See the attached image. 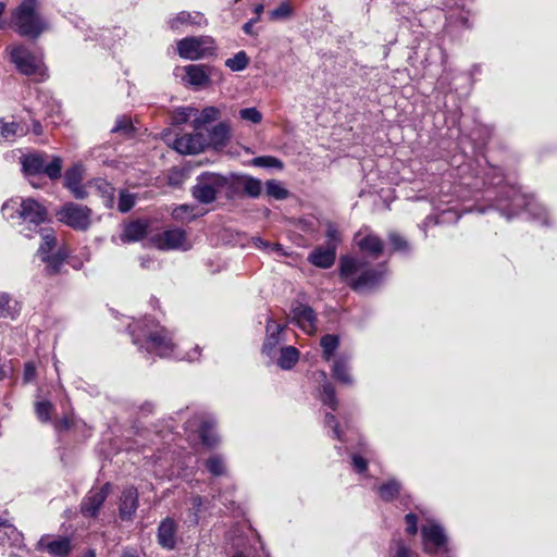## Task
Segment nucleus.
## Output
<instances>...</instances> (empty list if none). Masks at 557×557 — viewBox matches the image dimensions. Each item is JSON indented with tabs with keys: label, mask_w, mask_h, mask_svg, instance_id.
I'll return each mask as SVG.
<instances>
[{
	"label": "nucleus",
	"mask_w": 557,
	"mask_h": 557,
	"mask_svg": "<svg viewBox=\"0 0 557 557\" xmlns=\"http://www.w3.org/2000/svg\"><path fill=\"white\" fill-rule=\"evenodd\" d=\"M98 188L102 194V199L106 207L112 208L114 205V187L106 181H100L98 183Z\"/></svg>",
	"instance_id": "4c0bfd02"
},
{
	"label": "nucleus",
	"mask_w": 557,
	"mask_h": 557,
	"mask_svg": "<svg viewBox=\"0 0 557 557\" xmlns=\"http://www.w3.org/2000/svg\"><path fill=\"white\" fill-rule=\"evenodd\" d=\"M136 197L126 190H122L119 196L117 209L120 212H128L135 205Z\"/></svg>",
	"instance_id": "79ce46f5"
},
{
	"label": "nucleus",
	"mask_w": 557,
	"mask_h": 557,
	"mask_svg": "<svg viewBox=\"0 0 557 557\" xmlns=\"http://www.w3.org/2000/svg\"><path fill=\"white\" fill-rule=\"evenodd\" d=\"M7 376L5 370L0 367V380H3Z\"/></svg>",
	"instance_id": "338daca9"
},
{
	"label": "nucleus",
	"mask_w": 557,
	"mask_h": 557,
	"mask_svg": "<svg viewBox=\"0 0 557 557\" xmlns=\"http://www.w3.org/2000/svg\"><path fill=\"white\" fill-rule=\"evenodd\" d=\"M2 214L7 220L22 219L24 222L39 225L47 219V210L33 198L9 200L2 206Z\"/></svg>",
	"instance_id": "39448f33"
},
{
	"label": "nucleus",
	"mask_w": 557,
	"mask_h": 557,
	"mask_svg": "<svg viewBox=\"0 0 557 557\" xmlns=\"http://www.w3.org/2000/svg\"><path fill=\"white\" fill-rule=\"evenodd\" d=\"M85 557H96V554L94 550H89Z\"/></svg>",
	"instance_id": "774afa93"
},
{
	"label": "nucleus",
	"mask_w": 557,
	"mask_h": 557,
	"mask_svg": "<svg viewBox=\"0 0 557 557\" xmlns=\"http://www.w3.org/2000/svg\"><path fill=\"white\" fill-rule=\"evenodd\" d=\"M198 114V109L194 107H183L178 108L174 111L173 121L175 124H184L191 116H196Z\"/></svg>",
	"instance_id": "e433bc0d"
},
{
	"label": "nucleus",
	"mask_w": 557,
	"mask_h": 557,
	"mask_svg": "<svg viewBox=\"0 0 557 557\" xmlns=\"http://www.w3.org/2000/svg\"><path fill=\"white\" fill-rule=\"evenodd\" d=\"M407 523L406 531L408 534L414 535L418 531V518L414 513H407L405 517Z\"/></svg>",
	"instance_id": "6e6d98bb"
},
{
	"label": "nucleus",
	"mask_w": 557,
	"mask_h": 557,
	"mask_svg": "<svg viewBox=\"0 0 557 557\" xmlns=\"http://www.w3.org/2000/svg\"><path fill=\"white\" fill-rule=\"evenodd\" d=\"M244 32L247 33V34H251V29H252V21L250 22H247L244 27H243Z\"/></svg>",
	"instance_id": "e2e57ef3"
},
{
	"label": "nucleus",
	"mask_w": 557,
	"mask_h": 557,
	"mask_svg": "<svg viewBox=\"0 0 557 557\" xmlns=\"http://www.w3.org/2000/svg\"><path fill=\"white\" fill-rule=\"evenodd\" d=\"M42 244L39 247V255L40 257H47L50 256V251L55 246L57 238L54 236V233L52 230H42Z\"/></svg>",
	"instance_id": "72a5a7b5"
},
{
	"label": "nucleus",
	"mask_w": 557,
	"mask_h": 557,
	"mask_svg": "<svg viewBox=\"0 0 557 557\" xmlns=\"http://www.w3.org/2000/svg\"><path fill=\"white\" fill-rule=\"evenodd\" d=\"M17 533L16 529L13 524H11L8 520L0 518V540L3 536H13Z\"/></svg>",
	"instance_id": "3c124183"
},
{
	"label": "nucleus",
	"mask_w": 557,
	"mask_h": 557,
	"mask_svg": "<svg viewBox=\"0 0 557 557\" xmlns=\"http://www.w3.org/2000/svg\"><path fill=\"white\" fill-rule=\"evenodd\" d=\"M147 234V224L141 221H133L128 223L121 236L123 243L137 242Z\"/></svg>",
	"instance_id": "4be33fe9"
},
{
	"label": "nucleus",
	"mask_w": 557,
	"mask_h": 557,
	"mask_svg": "<svg viewBox=\"0 0 557 557\" xmlns=\"http://www.w3.org/2000/svg\"><path fill=\"white\" fill-rule=\"evenodd\" d=\"M339 345V338L336 335L326 334L321 338V347L323 349V358L329 361Z\"/></svg>",
	"instance_id": "7c9ffc66"
},
{
	"label": "nucleus",
	"mask_w": 557,
	"mask_h": 557,
	"mask_svg": "<svg viewBox=\"0 0 557 557\" xmlns=\"http://www.w3.org/2000/svg\"><path fill=\"white\" fill-rule=\"evenodd\" d=\"M24 128L15 122L0 120V137L7 141H13L15 137L25 135Z\"/></svg>",
	"instance_id": "bb28decb"
},
{
	"label": "nucleus",
	"mask_w": 557,
	"mask_h": 557,
	"mask_svg": "<svg viewBox=\"0 0 557 557\" xmlns=\"http://www.w3.org/2000/svg\"><path fill=\"white\" fill-rule=\"evenodd\" d=\"M322 401L324 405L329 406L333 410L337 408L335 389L330 383H325L322 386Z\"/></svg>",
	"instance_id": "a19ab883"
},
{
	"label": "nucleus",
	"mask_w": 557,
	"mask_h": 557,
	"mask_svg": "<svg viewBox=\"0 0 557 557\" xmlns=\"http://www.w3.org/2000/svg\"><path fill=\"white\" fill-rule=\"evenodd\" d=\"M111 490L110 483H106L101 487L91 488L83 498L81 504V512L84 517H96L106 502Z\"/></svg>",
	"instance_id": "9d476101"
},
{
	"label": "nucleus",
	"mask_w": 557,
	"mask_h": 557,
	"mask_svg": "<svg viewBox=\"0 0 557 557\" xmlns=\"http://www.w3.org/2000/svg\"><path fill=\"white\" fill-rule=\"evenodd\" d=\"M132 336L134 344L146 341L147 351L161 357L169 356L174 348L170 333L153 320H147L133 326Z\"/></svg>",
	"instance_id": "7ed1b4c3"
},
{
	"label": "nucleus",
	"mask_w": 557,
	"mask_h": 557,
	"mask_svg": "<svg viewBox=\"0 0 557 557\" xmlns=\"http://www.w3.org/2000/svg\"><path fill=\"white\" fill-rule=\"evenodd\" d=\"M158 542L166 549H173L176 545V524L175 522L166 518L164 519L158 529Z\"/></svg>",
	"instance_id": "6ab92c4d"
},
{
	"label": "nucleus",
	"mask_w": 557,
	"mask_h": 557,
	"mask_svg": "<svg viewBox=\"0 0 557 557\" xmlns=\"http://www.w3.org/2000/svg\"><path fill=\"white\" fill-rule=\"evenodd\" d=\"M121 557H138V555L133 550L126 549Z\"/></svg>",
	"instance_id": "680f3d73"
},
{
	"label": "nucleus",
	"mask_w": 557,
	"mask_h": 557,
	"mask_svg": "<svg viewBox=\"0 0 557 557\" xmlns=\"http://www.w3.org/2000/svg\"><path fill=\"white\" fill-rule=\"evenodd\" d=\"M82 180H83V168L81 165H74L65 172L64 185L78 199H83L87 196L85 188L81 184Z\"/></svg>",
	"instance_id": "a211bd4d"
},
{
	"label": "nucleus",
	"mask_w": 557,
	"mask_h": 557,
	"mask_svg": "<svg viewBox=\"0 0 557 557\" xmlns=\"http://www.w3.org/2000/svg\"><path fill=\"white\" fill-rule=\"evenodd\" d=\"M397 552L395 557H417L413 553L404 545V543H397Z\"/></svg>",
	"instance_id": "13d9d810"
},
{
	"label": "nucleus",
	"mask_w": 557,
	"mask_h": 557,
	"mask_svg": "<svg viewBox=\"0 0 557 557\" xmlns=\"http://www.w3.org/2000/svg\"><path fill=\"white\" fill-rule=\"evenodd\" d=\"M62 160L60 157H53L52 161L45 165L44 172L49 178L55 180L61 176Z\"/></svg>",
	"instance_id": "37998d69"
},
{
	"label": "nucleus",
	"mask_w": 557,
	"mask_h": 557,
	"mask_svg": "<svg viewBox=\"0 0 557 557\" xmlns=\"http://www.w3.org/2000/svg\"><path fill=\"white\" fill-rule=\"evenodd\" d=\"M265 194L277 200L286 199L289 196V191L278 181L271 180L265 183Z\"/></svg>",
	"instance_id": "c756f323"
},
{
	"label": "nucleus",
	"mask_w": 557,
	"mask_h": 557,
	"mask_svg": "<svg viewBox=\"0 0 557 557\" xmlns=\"http://www.w3.org/2000/svg\"><path fill=\"white\" fill-rule=\"evenodd\" d=\"M399 491H400V485L397 481L395 480H391L384 484H382L380 487H379V495L380 497L385 500V502H389L392 499H394L395 497L398 496L399 494Z\"/></svg>",
	"instance_id": "473e14b6"
},
{
	"label": "nucleus",
	"mask_w": 557,
	"mask_h": 557,
	"mask_svg": "<svg viewBox=\"0 0 557 557\" xmlns=\"http://www.w3.org/2000/svg\"><path fill=\"white\" fill-rule=\"evenodd\" d=\"M23 171L26 175H36L44 172L45 159L42 154L33 153L22 159Z\"/></svg>",
	"instance_id": "b1692460"
},
{
	"label": "nucleus",
	"mask_w": 557,
	"mask_h": 557,
	"mask_svg": "<svg viewBox=\"0 0 557 557\" xmlns=\"http://www.w3.org/2000/svg\"><path fill=\"white\" fill-rule=\"evenodd\" d=\"M333 376L344 384L350 385L352 383V377L348 372L347 362L343 359L334 361Z\"/></svg>",
	"instance_id": "2f4dec72"
},
{
	"label": "nucleus",
	"mask_w": 557,
	"mask_h": 557,
	"mask_svg": "<svg viewBox=\"0 0 557 557\" xmlns=\"http://www.w3.org/2000/svg\"><path fill=\"white\" fill-rule=\"evenodd\" d=\"M352 465L358 472L366 471L367 467H368L366 459H363L362 457H359V456L352 457Z\"/></svg>",
	"instance_id": "bf43d9fd"
},
{
	"label": "nucleus",
	"mask_w": 557,
	"mask_h": 557,
	"mask_svg": "<svg viewBox=\"0 0 557 557\" xmlns=\"http://www.w3.org/2000/svg\"><path fill=\"white\" fill-rule=\"evenodd\" d=\"M325 424L331 426L333 429V436L337 440H342L341 437V431L338 429V424L336 422V419L333 414L329 413L325 416Z\"/></svg>",
	"instance_id": "4d7b16f0"
},
{
	"label": "nucleus",
	"mask_w": 557,
	"mask_h": 557,
	"mask_svg": "<svg viewBox=\"0 0 557 557\" xmlns=\"http://www.w3.org/2000/svg\"><path fill=\"white\" fill-rule=\"evenodd\" d=\"M214 41L209 36L186 37L177 42V52L181 58L198 60L214 52Z\"/></svg>",
	"instance_id": "0eeeda50"
},
{
	"label": "nucleus",
	"mask_w": 557,
	"mask_h": 557,
	"mask_svg": "<svg viewBox=\"0 0 557 557\" xmlns=\"http://www.w3.org/2000/svg\"><path fill=\"white\" fill-rule=\"evenodd\" d=\"M201 440L206 446L212 447L218 443L215 434L211 433L207 425L201 429Z\"/></svg>",
	"instance_id": "864d4df0"
},
{
	"label": "nucleus",
	"mask_w": 557,
	"mask_h": 557,
	"mask_svg": "<svg viewBox=\"0 0 557 557\" xmlns=\"http://www.w3.org/2000/svg\"><path fill=\"white\" fill-rule=\"evenodd\" d=\"M36 377V366L33 361L26 362L24 366L23 381L25 384L34 381Z\"/></svg>",
	"instance_id": "603ef678"
},
{
	"label": "nucleus",
	"mask_w": 557,
	"mask_h": 557,
	"mask_svg": "<svg viewBox=\"0 0 557 557\" xmlns=\"http://www.w3.org/2000/svg\"><path fill=\"white\" fill-rule=\"evenodd\" d=\"M231 135V128L230 125L225 122H221L216 124L212 129L210 131L207 139H208V146L212 145L213 147H223L227 144Z\"/></svg>",
	"instance_id": "aec40b11"
},
{
	"label": "nucleus",
	"mask_w": 557,
	"mask_h": 557,
	"mask_svg": "<svg viewBox=\"0 0 557 557\" xmlns=\"http://www.w3.org/2000/svg\"><path fill=\"white\" fill-rule=\"evenodd\" d=\"M112 133H119L124 135H131L133 132V124L129 117L120 116L117 117L115 125L113 126Z\"/></svg>",
	"instance_id": "c03bdc74"
},
{
	"label": "nucleus",
	"mask_w": 557,
	"mask_h": 557,
	"mask_svg": "<svg viewBox=\"0 0 557 557\" xmlns=\"http://www.w3.org/2000/svg\"><path fill=\"white\" fill-rule=\"evenodd\" d=\"M206 465L210 473L213 475H222L224 473V462L219 456L210 457Z\"/></svg>",
	"instance_id": "49530a36"
},
{
	"label": "nucleus",
	"mask_w": 557,
	"mask_h": 557,
	"mask_svg": "<svg viewBox=\"0 0 557 557\" xmlns=\"http://www.w3.org/2000/svg\"><path fill=\"white\" fill-rule=\"evenodd\" d=\"M336 259V245L326 244L314 248L308 256V261L317 268L329 269Z\"/></svg>",
	"instance_id": "2eb2a0df"
},
{
	"label": "nucleus",
	"mask_w": 557,
	"mask_h": 557,
	"mask_svg": "<svg viewBox=\"0 0 557 557\" xmlns=\"http://www.w3.org/2000/svg\"><path fill=\"white\" fill-rule=\"evenodd\" d=\"M292 14V8L283 2L275 10L271 11V20H283L289 17Z\"/></svg>",
	"instance_id": "09e8293b"
},
{
	"label": "nucleus",
	"mask_w": 557,
	"mask_h": 557,
	"mask_svg": "<svg viewBox=\"0 0 557 557\" xmlns=\"http://www.w3.org/2000/svg\"><path fill=\"white\" fill-rule=\"evenodd\" d=\"M238 184L242 186L246 195L257 198L261 195L262 184L261 181L251 176H243Z\"/></svg>",
	"instance_id": "c85d7f7f"
},
{
	"label": "nucleus",
	"mask_w": 557,
	"mask_h": 557,
	"mask_svg": "<svg viewBox=\"0 0 557 557\" xmlns=\"http://www.w3.org/2000/svg\"><path fill=\"white\" fill-rule=\"evenodd\" d=\"M221 115L220 110L216 107H206L193 120V127L195 131H200L207 124L216 121Z\"/></svg>",
	"instance_id": "393cba45"
},
{
	"label": "nucleus",
	"mask_w": 557,
	"mask_h": 557,
	"mask_svg": "<svg viewBox=\"0 0 557 557\" xmlns=\"http://www.w3.org/2000/svg\"><path fill=\"white\" fill-rule=\"evenodd\" d=\"M249 63V58L247 57L246 52L239 51L237 52L233 58H230L225 61V65L234 71L239 72L247 67Z\"/></svg>",
	"instance_id": "f704fd0d"
},
{
	"label": "nucleus",
	"mask_w": 557,
	"mask_h": 557,
	"mask_svg": "<svg viewBox=\"0 0 557 557\" xmlns=\"http://www.w3.org/2000/svg\"><path fill=\"white\" fill-rule=\"evenodd\" d=\"M423 549L428 554H435L446 547L447 537L443 528L436 523H429L421 529Z\"/></svg>",
	"instance_id": "1a4fd4ad"
},
{
	"label": "nucleus",
	"mask_w": 557,
	"mask_h": 557,
	"mask_svg": "<svg viewBox=\"0 0 557 557\" xmlns=\"http://www.w3.org/2000/svg\"><path fill=\"white\" fill-rule=\"evenodd\" d=\"M9 296L4 293H0V317H5L7 306L9 305Z\"/></svg>",
	"instance_id": "052dcab7"
},
{
	"label": "nucleus",
	"mask_w": 557,
	"mask_h": 557,
	"mask_svg": "<svg viewBox=\"0 0 557 557\" xmlns=\"http://www.w3.org/2000/svg\"><path fill=\"white\" fill-rule=\"evenodd\" d=\"M293 317L298 326L306 333L313 334L317 331V317L312 308L306 305H297L293 308Z\"/></svg>",
	"instance_id": "dca6fc26"
},
{
	"label": "nucleus",
	"mask_w": 557,
	"mask_h": 557,
	"mask_svg": "<svg viewBox=\"0 0 557 557\" xmlns=\"http://www.w3.org/2000/svg\"><path fill=\"white\" fill-rule=\"evenodd\" d=\"M326 237L329 238L327 244H335L341 242V234L336 226L332 222L326 223Z\"/></svg>",
	"instance_id": "8fccbe9b"
},
{
	"label": "nucleus",
	"mask_w": 557,
	"mask_h": 557,
	"mask_svg": "<svg viewBox=\"0 0 557 557\" xmlns=\"http://www.w3.org/2000/svg\"><path fill=\"white\" fill-rule=\"evenodd\" d=\"M226 180L216 173H203L193 187V196L202 203L215 200L216 194L225 186Z\"/></svg>",
	"instance_id": "6e6552de"
},
{
	"label": "nucleus",
	"mask_w": 557,
	"mask_h": 557,
	"mask_svg": "<svg viewBox=\"0 0 557 557\" xmlns=\"http://www.w3.org/2000/svg\"><path fill=\"white\" fill-rule=\"evenodd\" d=\"M8 51L10 61L21 74L34 76L37 81L46 79L47 67L44 63L42 55L34 53L22 44L10 46Z\"/></svg>",
	"instance_id": "20e7f679"
},
{
	"label": "nucleus",
	"mask_w": 557,
	"mask_h": 557,
	"mask_svg": "<svg viewBox=\"0 0 557 557\" xmlns=\"http://www.w3.org/2000/svg\"><path fill=\"white\" fill-rule=\"evenodd\" d=\"M205 22L203 15L199 12H180L175 17L170 21L172 29H178L182 25H201Z\"/></svg>",
	"instance_id": "5701e85b"
},
{
	"label": "nucleus",
	"mask_w": 557,
	"mask_h": 557,
	"mask_svg": "<svg viewBox=\"0 0 557 557\" xmlns=\"http://www.w3.org/2000/svg\"><path fill=\"white\" fill-rule=\"evenodd\" d=\"M91 209L87 206L66 202L55 213L59 222L76 231H87L91 225Z\"/></svg>",
	"instance_id": "423d86ee"
},
{
	"label": "nucleus",
	"mask_w": 557,
	"mask_h": 557,
	"mask_svg": "<svg viewBox=\"0 0 557 557\" xmlns=\"http://www.w3.org/2000/svg\"><path fill=\"white\" fill-rule=\"evenodd\" d=\"M190 208L187 205H182L173 210V218L178 221L189 220Z\"/></svg>",
	"instance_id": "5fc2aeb1"
},
{
	"label": "nucleus",
	"mask_w": 557,
	"mask_h": 557,
	"mask_svg": "<svg viewBox=\"0 0 557 557\" xmlns=\"http://www.w3.org/2000/svg\"><path fill=\"white\" fill-rule=\"evenodd\" d=\"M185 72L190 85L202 87L209 83V73L203 65H188L185 67Z\"/></svg>",
	"instance_id": "412c9836"
},
{
	"label": "nucleus",
	"mask_w": 557,
	"mask_h": 557,
	"mask_svg": "<svg viewBox=\"0 0 557 557\" xmlns=\"http://www.w3.org/2000/svg\"><path fill=\"white\" fill-rule=\"evenodd\" d=\"M193 504H194V506H196V507L201 506V498H200L199 496L194 497V498H193Z\"/></svg>",
	"instance_id": "69168bd1"
},
{
	"label": "nucleus",
	"mask_w": 557,
	"mask_h": 557,
	"mask_svg": "<svg viewBox=\"0 0 557 557\" xmlns=\"http://www.w3.org/2000/svg\"><path fill=\"white\" fill-rule=\"evenodd\" d=\"M11 27L21 36L36 40L49 28V23L39 11L37 0H22L12 11Z\"/></svg>",
	"instance_id": "f03ea898"
},
{
	"label": "nucleus",
	"mask_w": 557,
	"mask_h": 557,
	"mask_svg": "<svg viewBox=\"0 0 557 557\" xmlns=\"http://www.w3.org/2000/svg\"><path fill=\"white\" fill-rule=\"evenodd\" d=\"M388 242L394 251H406L408 249L407 240L397 232L388 233Z\"/></svg>",
	"instance_id": "a18cd8bd"
},
{
	"label": "nucleus",
	"mask_w": 557,
	"mask_h": 557,
	"mask_svg": "<svg viewBox=\"0 0 557 557\" xmlns=\"http://www.w3.org/2000/svg\"><path fill=\"white\" fill-rule=\"evenodd\" d=\"M283 326L273 320H268L267 323V338L263 344V350L270 354L280 343V333Z\"/></svg>",
	"instance_id": "a878e982"
},
{
	"label": "nucleus",
	"mask_w": 557,
	"mask_h": 557,
	"mask_svg": "<svg viewBox=\"0 0 557 557\" xmlns=\"http://www.w3.org/2000/svg\"><path fill=\"white\" fill-rule=\"evenodd\" d=\"M208 146L207 136L196 131L195 134H184L174 141V149L182 154H197Z\"/></svg>",
	"instance_id": "9b49d317"
},
{
	"label": "nucleus",
	"mask_w": 557,
	"mask_h": 557,
	"mask_svg": "<svg viewBox=\"0 0 557 557\" xmlns=\"http://www.w3.org/2000/svg\"><path fill=\"white\" fill-rule=\"evenodd\" d=\"M156 245L159 249H189V244L186 240V234L181 228L168 230L156 238Z\"/></svg>",
	"instance_id": "f8f14e48"
},
{
	"label": "nucleus",
	"mask_w": 557,
	"mask_h": 557,
	"mask_svg": "<svg viewBox=\"0 0 557 557\" xmlns=\"http://www.w3.org/2000/svg\"><path fill=\"white\" fill-rule=\"evenodd\" d=\"M338 273L341 278L355 292L363 293L376 288L386 273L385 267H371L364 259L342 256Z\"/></svg>",
	"instance_id": "f257e3e1"
},
{
	"label": "nucleus",
	"mask_w": 557,
	"mask_h": 557,
	"mask_svg": "<svg viewBox=\"0 0 557 557\" xmlns=\"http://www.w3.org/2000/svg\"><path fill=\"white\" fill-rule=\"evenodd\" d=\"M239 116L243 120L258 124L262 120V114L256 108H246L239 111Z\"/></svg>",
	"instance_id": "de8ad7c7"
},
{
	"label": "nucleus",
	"mask_w": 557,
	"mask_h": 557,
	"mask_svg": "<svg viewBox=\"0 0 557 557\" xmlns=\"http://www.w3.org/2000/svg\"><path fill=\"white\" fill-rule=\"evenodd\" d=\"M138 507V492L135 487H126L120 498V517L122 520H132Z\"/></svg>",
	"instance_id": "f3484780"
},
{
	"label": "nucleus",
	"mask_w": 557,
	"mask_h": 557,
	"mask_svg": "<svg viewBox=\"0 0 557 557\" xmlns=\"http://www.w3.org/2000/svg\"><path fill=\"white\" fill-rule=\"evenodd\" d=\"M354 242L359 250L369 253L374 259L379 258L384 250L383 240L371 232L359 231L356 233Z\"/></svg>",
	"instance_id": "ddd939ff"
},
{
	"label": "nucleus",
	"mask_w": 557,
	"mask_h": 557,
	"mask_svg": "<svg viewBox=\"0 0 557 557\" xmlns=\"http://www.w3.org/2000/svg\"><path fill=\"white\" fill-rule=\"evenodd\" d=\"M47 263L46 270L49 275L57 274L63 267L64 257L60 253L47 256L41 258Z\"/></svg>",
	"instance_id": "c9c22d12"
},
{
	"label": "nucleus",
	"mask_w": 557,
	"mask_h": 557,
	"mask_svg": "<svg viewBox=\"0 0 557 557\" xmlns=\"http://www.w3.org/2000/svg\"><path fill=\"white\" fill-rule=\"evenodd\" d=\"M38 547L48 552L54 557H64L72 550V543L69 537L44 535L38 542Z\"/></svg>",
	"instance_id": "4468645a"
},
{
	"label": "nucleus",
	"mask_w": 557,
	"mask_h": 557,
	"mask_svg": "<svg viewBox=\"0 0 557 557\" xmlns=\"http://www.w3.org/2000/svg\"><path fill=\"white\" fill-rule=\"evenodd\" d=\"M52 410L53 405L50 401H38L35 405L36 414L41 422L50 421Z\"/></svg>",
	"instance_id": "ea45409f"
},
{
	"label": "nucleus",
	"mask_w": 557,
	"mask_h": 557,
	"mask_svg": "<svg viewBox=\"0 0 557 557\" xmlns=\"http://www.w3.org/2000/svg\"><path fill=\"white\" fill-rule=\"evenodd\" d=\"M42 132V128H41V125L39 123H35L34 124V133L37 134V135H40Z\"/></svg>",
	"instance_id": "0e129e2a"
},
{
	"label": "nucleus",
	"mask_w": 557,
	"mask_h": 557,
	"mask_svg": "<svg viewBox=\"0 0 557 557\" xmlns=\"http://www.w3.org/2000/svg\"><path fill=\"white\" fill-rule=\"evenodd\" d=\"M298 359L299 351L293 346H287L281 349L277 364L284 370H289L297 363Z\"/></svg>",
	"instance_id": "cd10ccee"
},
{
	"label": "nucleus",
	"mask_w": 557,
	"mask_h": 557,
	"mask_svg": "<svg viewBox=\"0 0 557 557\" xmlns=\"http://www.w3.org/2000/svg\"><path fill=\"white\" fill-rule=\"evenodd\" d=\"M252 164L261 168H275L282 170L284 168L283 162L271 156L257 157L252 160Z\"/></svg>",
	"instance_id": "58836bf2"
}]
</instances>
